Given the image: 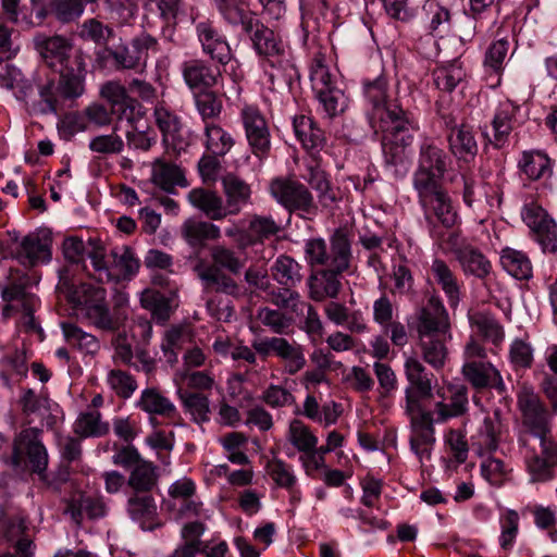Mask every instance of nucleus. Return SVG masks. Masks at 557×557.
Returning a JSON list of instances; mask_svg holds the SVG:
<instances>
[{"mask_svg": "<svg viewBox=\"0 0 557 557\" xmlns=\"http://www.w3.org/2000/svg\"><path fill=\"white\" fill-rule=\"evenodd\" d=\"M301 27L306 35H317L333 21L334 0H299Z\"/></svg>", "mask_w": 557, "mask_h": 557, "instance_id": "412c9836", "label": "nucleus"}, {"mask_svg": "<svg viewBox=\"0 0 557 557\" xmlns=\"http://www.w3.org/2000/svg\"><path fill=\"white\" fill-rule=\"evenodd\" d=\"M210 258L211 261L199 259L194 265V272L201 283L203 293L238 296L240 287L233 275L242 273L246 259L224 245L212 246Z\"/></svg>", "mask_w": 557, "mask_h": 557, "instance_id": "20e7f679", "label": "nucleus"}, {"mask_svg": "<svg viewBox=\"0 0 557 557\" xmlns=\"http://www.w3.org/2000/svg\"><path fill=\"white\" fill-rule=\"evenodd\" d=\"M500 264L503 269L517 280L529 281L533 275L530 258L521 250L505 247L500 251Z\"/></svg>", "mask_w": 557, "mask_h": 557, "instance_id": "c03bdc74", "label": "nucleus"}, {"mask_svg": "<svg viewBox=\"0 0 557 557\" xmlns=\"http://www.w3.org/2000/svg\"><path fill=\"white\" fill-rule=\"evenodd\" d=\"M306 180L318 193L319 202L323 207H329L337 201L336 193L325 171L319 166H309Z\"/></svg>", "mask_w": 557, "mask_h": 557, "instance_id": "603ef678", "label": "nucleus"}, {"mask_svg": "<svg viewBox=\"0 0 557 557\" xmlns=\"http://www.w3.org/2000/svg\"><path fill=\"white\" fill-rule=\"evenodd\" d=\"M312 89L329 117L343 113L348 107V97L337 86L322 57H314L310 67Z\"/></svg>", "mask_w": 557, "mask_h": 557, "instance_id": "9d476101", "label": "nucleus"}, {"mask_svg": "<svg viewBox=\"0 0 557 557\" xmlns=\"http://www.w3.org/2000/svg\"><path fill=\"white\" fill-rule=\"evenodd\" d=\"M450 152L458 159L469 162L478 153V144L471 126L461 124L447 135Z\"/></svg>", "mask_w": 557, "mask_h": 557, "instance_id": "58836bf2", "label": "nucleus"}, {"mask_svg": "<svg viewBox=\"0 0 557 557\" xmlns=\"http://www.w3.org/2000/svg\"><path fill=\"white\" fill-rule=\"evenodd\" d=\"M293 127L304 148L317 151L323 148L325 143L324 133L315 126L310 117L305 115L295 116Z\"/></svg>", "mask_w": 557, "mask_h": 557, "instance_id": "de8ad7c7", "label": "nucleus"}, {"mask_svg": "<svg viewBox=\"0 0 557 557\" xmlns=\"http://www.w3.org/2000/svg\"><path fill=\"white\" fill-rule=\"evenodd\" d=\"M270 270L281 286H297L302 281L301 264L287 255H280Z\"/></svg>", "mask_w": 557, "mask_h": 557, "instance_id": "a18cd8bd", "label": "nucleus"}, {"mask_svg": "<svg viewBox=\"0 0 557 557\" xmlns=\"http://www.w3.org/2000/svg\"><path fill=\"white\" fill-rule=\"evenodd\" d=\"M518 405L521 411L518 444L531 481H549L557 466V443L552 437L549 413L534 394L519 397Z\"/></svg>", "mask_w": 557, "mask_h": 557, "instance_id": "f03ea898", "label": "nucleus"}, {"mask_svg": "<svg viewBox=\"0 0 557 557\" xmlns=\"http://www.w3.org/2000/svg\"><path fill=\"white\" fill-rule=\"evenodd\" d=\"M156 123L162 133L163 143L172 146L174 149H182L181 146V119L163 103H159L154 108Z\"/></svg>", "mask_w": 557, "mask_h": 557, "instance_id": "ea45409f", "label": "nucleus"}, {"mask_svg": "<svg viewBox=\"0 0 557 557\" xmlns=\"http://www.w3.org/2000/svg\"><path fill=\"white\" fill-rule=\"evenodd\" d=\"M282 232L281 223L272 215L252 214L249 216L246 233V243L242 246L262 245L267 240L277 237Z\"/></svg>", "mask_w": 557, "mask_h": 557, "instance_id": "72a5a7b5", "label": "nucleus"}, {"mask_svg": "<svg viewBox=\"0 0 557 557\" xmlns=\"http://www.w3.org/2000/svg\"><path fill=\"white\" fill-rule=\"evenodd\" d=\"M223 21L233 26H240L243 33L253 27L259 20L243 0H212Z\"/></svg>", "mask_w": 557, "mask_h": 557, "instance_id": "c756f323", "label": "nucleus"}, {"mask_svg": "<svg viewBox=\"0 0 557 557\" xmlns=\"http://www.w3.org/2000/svg\"><path fill=\"white\" fill-rule=\"evenodd\" d=\"M99 0H51V13L62 23H71L78 20L85 10L86 3H95Z\"/></svg>", "mask_w": 557, "mask_h": 557, "instance_id": "052dcab7", "label": "nucleus"}, {"mask_svg": "<svg viewBox=\"0 0 557 557\" xmlns=\"http://www.w3.org/2000/svg\"><path fill=\"white\" fill-rule=\"evenodd\" d=\"M418 202L424 212L425 221L430 226L432 237H440L433 218L446 228H451L457 222V212L454 210L451 199L442 184L413 187Z\"/></svg>", "mask_w": 557, "mask_h": 557, "instance_id": "1a4fd4ad", "label": "nucleus"}, {"mask_svg": "<svg viewBox=\"0 0 557 557\" xmlns=\"http://www.w3.org/2000/svg\"><path fill=\"white\" fill-rule=\"evenodd\" d=\"M447 336L433 335L418 337V347L422 360L434 371L443 370L449 359V350L446 345Z\"/></svg>", "mask_w": 557, "mask_h": 557, "instance_id": "f704fd0d", "label": "nucleus"}, {"mask_svg": "<svg viewBox=\"0 0 557 557\" xmlns=\"http://www.w3.org/2000/svg\"><path fill=\"white\" fill-rule=\"evenodd\" d=\"M69 270L60 271L58 290L71 305L77 319L107 332L119 330L127 315L121 308L110 310L107 292L100 286L88 283L74 284Z\"/></svg>", "mask_w": 557, "mask_h": 557, "instance_id": "7ed1b4c3", "label": "nucleus"}, {"mask_svg": "<svg viewBox=\"0 0 557 557\" xmlns=\"http://www.w3.org/2000/svg\"><path fill=\"white\" fill-rule=\"evenodd\" d=\"M265 471L277 487L292 488L297 485L298 480L293 467L280 458L269 460Z\"/></svg>", "mask_w": 557, "mask_h": 557, "instance_id": "e2e57ef3", "label": "nucleus"}, {"mask_svg": "<svg viewBox=\"0 0 557 557\" xmlns=\"http://www.w3.org/2000/svg\"><path fill=\"white\" fill-rule=\"evenodd\" d=\"M240 120L252 154L264 160L271 151V132L264 115L256 106L246 104L240 111Z\"/></svg>", "mask_w": 557, "mask_h": 557, "instance_id": "2eb2a0df", "label": "nucleus"}, {"mask_svg": "<svg viewBox=\"0 0 557 557\" xmlns=\"http://www.w3.org/2000/svg\"><path fill=\"white\" fill-rule=\"evenodd\" d=\"M434 283L442 289L450 308L455 309L461 299V285L453 269L443 259L436 258L430 265Z\"/></svg>", "mask_w": 557, "mask_h": 557, "instance_id": "c85d7f7f", "label": "nucleus"}, {"mask_svg": "<svg viewBox=\"0 0 557 557\" xmlns=\"http://www.w3.org/2000/svg\"><path fill=\"white\" fill-rule=\"evenodd\" d=\"M447 389L448 398L437 391L441 399L434 404L433 410H430V417L438 424L462 417L469 409L468 388L465 385L449 384Z\"/></svg>", "mask_w": 557, "mask_h": 557, "instance_id": "aec40b11", "label": "nucleus"}, {"mask_svg": "<svg viewBox=\"0 0 557 557\" xmlns=\"http://www.w3.org/2000/svg\"><path fill=\"white\" fill-rule=\"evenodd\" d=\"M85 92V81L60 75L59 81L46 78L37 84L36 97L29 101L33 115L57 114L63 100H74Z\"/></svg>", "mask_w": 557, "mask_h": 557, "instance_id": "423d86ee", "label": "nucleus"}, {"mask_svg": "<svg viewBox=\"0 0 557 557\" xmlns=\"http://www.w3.org/2000/svg\"><path fill=\"white\" fill-rule=\"evenodd\" d=\"M34 42L45 64L53 72L85 81V55L81 51H75L66 38L59 35H37Z\"/></svg>", "mask_w": 557, "mask_h": 557, "instance_id": "39448f33", "label": "nucleus"}, {"mask_svg": "<svg viewBox=\"0 0 557 557\" xmlns=\"http://www.w3.org/2000/svg\"><path fill=\"white\" fill-rule=\"evenodd\" d=\"M448 312L437 294H432L426 304L417 312L416 331L418 337L443 335L451 337Z\"/></svg>", "mask_w": 557, "mask_h": 557, "instance_id": "f3484780", "label": "nucleus"}, {"mask_svg": "<svg viewBox=\"0 0 557 557\" xmlns=\"http://www.w3.org/2000/svg\"><path fill=\"white\" fill-rule=\"evenodd\" d=\"M518 166L528 178L536 181L550 172V160L541 151H523Z\"/></svg>", "mask_w": 557, "mask_h": 557, "instance_id": "864d4df0", "label": "nucleus"}, {"mask_svg": "<svg viewBox=\"0 0 557 557\" xmlns=\"http://www.w3.org/2000/svg\"><path fill=\"white\" fill-rule=\"evenodd\" d=\"M519 107L506 100L499 103L492 120L493 137L490 143L497 149L505 147L516 123Z\"/></svg>", "mask_w": 557, "mask_h": 557, "instance_id": "7c9ffc66", "label": "nucleus"}, {"mask_svg": "<svg viewBox=\"0 0 557 557\" xmlns=\"http://www.w3.org/2000/svg\"><path fill=\"white\" fill-rule=\"evenodd\" d=\"M126 511L143 530L152 531L162 525L158 519L156 499L149 493H133L127 499Z\"/></svg>", "mask_w": 557, "mask_h": 557, "instance_id": "393cba45", "label": "nucleus"}, {"mask_svg": "<svg viewBox=\"0 0 557 557\" xmlns=\"http://www.w3.org/2000/svg\"><path fill=\"white\" fill-rule=\"evenodd\" d=\"M404 375L407 381L404 409L425 408L424 403L434 398L437 377L413 355L405 357Z\"/></svg>", "mask_w": 557, "mask_h": 557, "instance_id": "6e6552de", "label": "nucleus"}, {"mask_svg": "<svg viewBox=\"0 0 557 557\" xmlns=\"http://www.w3.org/2000/svg\"><path fill=\"white\" fill-rule=\"evenodd\" d=\"M195 103L198 113L200 114L203 125L209 121H216L222 113L223 103L215 92L201 90L195 96Z\"/></svg>", "mask_w": 557, "mask_h": 557, "instance_id": "680f3d73", "label": "nucleus"}, {"mask_svg": "<svg viewBox=\"0 0 557 557\" xmlns=\"http://www.w3.org/2000/svg\"><path fill=\"white\" fill-rule=\"evenodd\" d=\"M26 355L23 350L8 351L0 361L1 377L7 382L14 376L24 377L27 374Z\"/></svg>", "mask_w": 557, "mask_h": 557, "instance_id": "338daca9", "label": "nucleus"}, {"mask_svg": "<svg viewBox=\"0 0 557 557\" xmlns=\"http://www.w3.org/2000/svg\"><path fill=\"white\" fill-rule=\"evenodd\" d=\"M234 145L233 135L216 121L203 125V146L207 152L225 156Z\"/></svg>", "mask_w": 557, "mask_h": 557, "instance_id": "79ce46f5", "label": "nucleus"}, {"mask_svg": "<svg viewBox=\"0 0 557 557\" xmlns=\"http://www.w3.org/2000/svg\"><path fill=\"white\" fill-rule=\"evenodd\" d=\"M222 186L230 214H238L245 206L250 203L251 187L245 180L227 173L222 177Z\"/></svg>", "mask_w": 557, "mask_h": 557, "instance_id": "473e14b6", "label": "nucleus"}, {"mask_svg": "<svg viewBox=\"0 0 557 557\" xmlns=\"http://www.w3.org/2000/svg\"><path fill=\"white\" fill-rule=\"evenodd\" d=\"M158 41L149 34H141L135 37L129 45L117 46L109 51L116 69L143 70L149 55V51H156Z\"/></svg>", "mask_w": 557, "mask_h": 557, "instance_id": "a211bd4d", "label": "nucleus"}, {"mask_svg": "<svg viewBox=\"0 0 557 557\" xmlns=\"http://www.w3.org/2000/svg\"><path fill=\"white\" fill-rule=\"evenodd\" d=\"M180 399L188 412L193 421L202 424L210 420V401L209 398L199 393L180 392Z\"/></svg>", "mask_w": 557, "mask_h": 557, "instance_id": "13d9d810", "label": "nucleus"}, {"mask_svg": "<svg viewBox=\"0 0 557 557\" xmlns=\"http://www.w3.org/2000/svg\"><path fill=\"white\" fill-rule=\"evenodd\" d=\"M451 164L449 154L434 138L426 137L420 144L417 168L412 174V187L442 184Z\"/></svg>", "mask_w": 557, "mask_h": 557, "instance_id": "9b49d317", "label": "nucleus"}, {"mask_svg": "<svg viewBox=\"0 0 557 557\" xmlns=\"http://www.w3.org/2000/svg\"><path fill=\"white\" fill-rule=\"evenodd\" d=\"M140 302L158 322L165 323L170 319L172 312L171 300L161 292L146 289L141 294Z\"/></svg>", "mask_w": 557, "mask_h": 557, "instance_id": "4d7b16f0", "label": "nucleus"}, {"mask_svg": "<svg viewBox=\"0 0 557 557\" xmlns=\"http://www.w3.org/2000/svg\"><path fill=\"white\" fill-rule=\"evenodd\" d=\"M189 202L211 220H222L230 214L222 197L214 190L194 188L188 193Z\"/></svg>", "mask_w": 557, "mask_h": 557, "instance_id": "c9c22d12", "label": "nucleus"}, {"mask_svg": "<svg viewBox=\"0 0 557 557\" xmlns=\"http://www.w3.org/2000/svg\"><path fill=\"white\" fill-rule=\"evenodd\" d=\"M271 197L289 213L296 212L302 219H310L319 211L310 189L292 176H277L270 181Z\"/></svg>", "mask_w": 557, "mask_h": 557, "instance_id": "0eeeda50", "label": "nucleus"}, {"mask_svg": "<svg viewBox=\"0 0 557 557\" xmlns=\"http://www.w3.org/2000/svg\"><path fill=\"white\" fill-rule=\"evenodd\" d=\"M196 33L202 51L212 60L227 64L232 59V50L224 35L210 21L197 23Z\"/></svg>", "mask_w": 557, "mask_h": 557, "instance_id": "4be33fe9", "label": "nucleus"}, {"mask_svg": "<svg viewBox=\"0 0 557 557\" xmlns=\"http://www.w3.org/2000/svg\"><path fill=\"white\" fill-rule=\"evenodd\" d=\"M508 434V426L504 422L500 409L487 413L475 434L471 437L472 445L478 449L479 455L497 450L500 442Z\"/></svg>", "mask_w": 557, "mask_h": 557, "instance_id": "6ab92c4d", "label": "nucleus"}, {"mask_svg": "<svg viewBox=\"0 0 557 557\" xmlns=\"http://www.w3.org/2000/svg\"><path fill=\"white\" fill-rule=\"evenodd\" d=\"M466 75L461 62L454 60L447 65L437 67L433 72V79L438 89L450 92L466 78Z\"/></svg>", "mask_w": 557, "mask_h": 557, "instance_id": "6e6d98bb", "label": "nucleus"}, {"mask_svg": "<svg viewBox=\"0 0 557 557\" xmlns=\"http://www.w3.org/2000/svg\"><path fill=\"white\" fill-rule=\"evenodd\" d=\"M257 319L275 334H287L293 319L278 309L262 307L257 312Z\"/></svg>", "mask_w": 557, "mask_h": 557, "instance_id": "69168bd1", "label": "nucleus"}, {"mask_svg": "<svg viewBox=\"0 0 557 557\" xmlns=\"http://www.w3.org/2000/svg\"><path fill=\"white\" fill-rule=\"evenodd\" d=\"M52 239L48 234L32 233L25 236L17 249L16 259L24 267H35L51 260Z\"/></svg>", "mask_w": 557, "mask_h": 557, "instance_id": "5701e85b", "label": "nucleus"}, {"mask_svg": "<svg viewBox=\"0 0 557 557\" xmlns=\"http://www.w3.org/2000/svg\"><path fill=\"white\" fill-rule=\"evenodd\" d=\"M347 255L339 247L335 251L331 268L318 269L307 278L308 297L317 302L326 299H336L341 294L343 284L341 274L348 271Z\"/></svg>", "mask_w": 557, "mask_h": 557, "instance_id": "f8f14e48", "label": "nucleus"}, {"mask_svg": "<svg viewBox=\"0 0 557 557\" xmlns=\"http://www.w3.org/2000/svg\"><path fill=\"white\" fill-rule=\"evenodd\" d=\"M159 479L158 468L151 461L141 459L131 471L127 484L134 493H150Z\"/></svg>", "mask_w": 557, "mask_h": 557, "instance_id": "8fccbe9b", "label": "nucleus"}, {"mask_svg": "<svg viewBox=\"0 0 557 557\" xmlns=\"http://www.w3.org/2000/svg\"><path fill=\"white\" fill-rule=\"evenodd\" d=\"M107 383L121 398H129L137 389V382L133 375L121 370L112 369L108 372Z\"/></svg>", "mask_w": 557, "mask_h": 557, "instance_id": "774afa93", "label": "nucleus"}, {"mask_svg": "<svg viewBox=\"0 0 557 557\" xmlns=\"http://www.w3.org/2000/svg\"><path fill=\"white\" fill-rule=\"evenodd\" d=\"M404 411L409 419L410 449L423 463L424 460L431 459L432 449L436 442L434 428L436 422L430 417V410L425 408L404 409Z\"/></svg>", "mask_w": 557, "mask_h": 557, "instance_id": "4468645a", "label": "nucleus"}, {"mask_svg": "<svg viewBox=\"0 0 557 557\" xmlns=\"http://www.w3.org/2000/svg\"><path fill=\"white\" fill-rule=\"evenodd\" d=\"M151 181L166 193H173L175 186H186L182 169L162 159L153 161Z\"/></svg>", "mask_w": 557, "mask_h": 557, "instance_id": "a19ab883", "label": "nucleus"}, {"mask_svg": "<svg viewBox=\"0 0 557 557\" xmlns=\"http://www.w3.org/2000/svg\"><path fill=\"white\" fill-rule=\"evenodd\" d=\"M341 248L347 255V263H351V243L347 233L337 228L330 237V246L323 238H311L305 244V258L311 268H331L335 251Z\"/></svg>", "mask_w": 557, "mask_h": 557, "instance_id": "dca6fc26", "label": "nucleus"}, {"mask_svg": "<svg viewBox=\"0 0 557 557\" xmlns=\"http://www.w3.org/2000/svg\"><path fill=\"white\" fill-rule=\"evenodd\" d=\"M262 67L272 84L292 86L300 78L289 47L262 61Z\"/></svg>", "mask_w": 557, "mask_h": 557, "instance_id": "a878e982", "label": "nucleus"}, {"mask_svg": "<svg viewBox=\"0 0 557 557\" xmlns=\"http://www.w3.org/2000/svg\"><path fill=\"white\" fill-rule=\"evenodd\" d=\"M388 82L381 74L374 79L362 82L366 103L370 107L368 116L372 127L382 133L381 145L384 165L397 180L407 171L406 150L412 146L419 123L413 115L396 103H387Z\"/></svg>", "mask_w": 557, "mask_h": 557, "instance_id": "f257e3e1", "label": "nucleus"}, {"mask_svg": "<svg viewBox=\"0 0 557 557\" xmlns=\"http://www.w3.org/2000/svg\"><path fill=\"white\" fill-rule=\"evenodd\" d=\"M73 430L81 437H102L109 433L110 424L102 420L98 410L89 409L78 414Z\"/></svg>", "mask_w": 557, "mask_h": 557, "instance_id": "49530a36", "label": "nucleus"}, {"mask_svg": "<svg viewBox=\"0 0 557 557\" xmlns=\"http://www.w3.org/2000/svg\"><path fill=\"white\" fill-rule=\"evenodd\" d=\"M455 257L466 275L484 280L492 272L491 261L473 246L468 245L456 249Z\"/></svg>", "mask_w": 557, "mask_h": 557, "instance_id": "e433bc0d", "label": "nucleus"}, {"mask_svg": "<svg viewBox=\"0 0 557 557\" xmlns=\"http://www.w3.org/2000/svg\"><path fill=\"white\" fill-rule=\"evenodd\" d=\"M276 357L283 362V371L288 375L300 372L307 363L304 348L296 342H289L285 337L281 341Z\"/></svg>", "mask_w": 557, "mask_h": 557, "instance_id": "3c124183", "label": "nucleus"}, {"mask_svg": "<svg viewBox=\"0 0 557 557\" xmlns=\"http://www.w3.org/2000/svg\"><path fill=\"white\" fill-rule=\"evenodd\" d=\"M288 441L300 453L313 450L318 445V437L302 421L294 419L288 428Z\"/></svg>", "mask_w": 557, "mask_h": 557, "instance_id": "bf43d9fd", "label": "nucleus"}, {"mask_svg": "<svg viewBox=\"0 0 557 557\" xmlns=\"http://www.w3.org/2000/svg\"><path fill=\"white\" fill-rule=\"evenodd\" d=\"M294 287H275L271 284L270 289L265 290L267 300L280 309H290L294 312H298L301 296L297 290L293 289Z\"/></svg>", "mask_w": 557, "mask_h": 557, "instance_id": "0e129e2a", "label": "nucleus"}, {"mask_svg": "<svg viewBox=\"0 0 557 557\" xmlns=\"http://www.w3.org/2000/svg\"><path fill=\"white\" fill-rule=\"evenodd\" d=\"M137 407L150 416H159L173 422L180 418L176 406L154 387L141 392Z\"/></svg>", "mask_w": 557, "mask_h": 557, "instance_id": "2f4dec72", "label": "nucleus"}, {"mask_svg": "<svg viewBox=\"0 0 557 557\" xmlns=\"http://www.w3.org/2000/svg\"><path fill=\"white\" fill-rule=\"evenodd\" d=\"M100 92L111 103L112 113L117 115L119 120L125 119L131 123L134 107L124 86L117 82H108L102 85Z\"/></svg>", "mask_w": 557, "mask_h": 557, "instance_id": "37998d69", "label": "nucleus"}, {"mask_svg": "<svg viewBox=\"0 0 557 557\" xmlns=\"http://www.w3.org/2000/svg\"><path fill=\"white\" fill-rule=\"evenodd\" d=\"M61 326L67 344L72 347L89 355H95L100 349V343L95 335L84 332L73 323H62Z\"/></svg>", "mask_w": 557, "mask_h": 557, "instance_id": "5fc2aeb1", "label": "nucleus"}, {"mask_svg": "<svg viewBox=\"0 0 557 557\" xmlns=\"http://www.w3.org/2000/svg\"><path fill=\"white\" fill-rule=\"evenodd\" d=\"M461 374L475 389L495 388L499 392L505 391L500 372L487 360L463 362Z\"/></svg>", "mask_w": 557, "mask_h": 557, "instance_id": "b1692460", "label": "nucleus"}, {"mask_svg": "<svg viewBox=\"0 0 557 557\" xmlns=\"http://www.w3.org/2000/svg\"><path fill=\"white\" fill-rule=\"evenodd\" d=\"M181 70L184 82L193 90L210 89L216 84L220 76L219 69L212 67L200 59H190L183 62Z\"/></svg>", "mask_w": 557, "mask_h": 557, "instance_id": "bb28decb", "label": "nucleus"}, {"mask_svg": "<svg viewBox=\"0 0 557 557\" xmlns=\"http://www.w3.org/2000/svg\"><path fill=\"white\" fill-rule=\"evenodd\" d=\"M181 234L190 247L202 248L207 240H218L221 237V230L208 221L190 218L182 224Z\"/></svg>", "mask_w": 557, "mask_h": 557, "instance_id": "4c0bfd02", "label": "nucleus"}, {"mask_svg": "<svg viewBox=\"0 0 557 557\" xmlns=\"http://www.w3.org/2000/svg\"><path fill=\"white\" fill-rule=\"evenodd\" d=\"M110 270L112 272L111 281L120 277L126 278L133 276L139 269V261L134 252L127 246L114 247L110 251Z\"/></svg>", "mask_w": 557, "mask_h": 557, "instance_id": "09e8293b", "label": "nucleus"}, {"mask_svg": "<svg viewBox=\"0 0 557 557\" xmlns=\"http://www.w3.org/2000/svg\"><path fill=\"white\" fill-rule=\"evenodd\" d=\"M245 34L248 35L253 50L262 58V61L288 47L277 33L264 25L260 20Z\"/></svg>", "mask_w": 557, "mask_h": 557, "instance_id": "cd10ccee", "label": "nucleus"}, {"mask_svg": "<svg viewBox=\"0 0 557 557\" xmlns=\"http://www.w3.org/2000/svg\"><path fill=\"white\" fill-rule=\"evenodd\" d=\"M12 461L14 466L27 462L33 472L45 480L49 456L41 440V431L37 428L22 430L13 443Z\"/></svg>", "mask_w": 557, "mask_h": 557, "instance_id": "ddd939ff", "label": "nucleus"}]
</instances>
